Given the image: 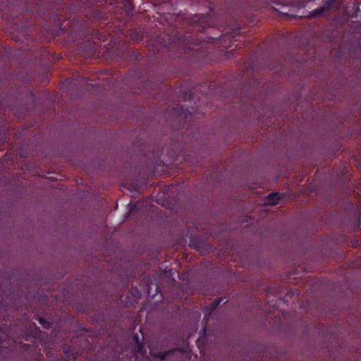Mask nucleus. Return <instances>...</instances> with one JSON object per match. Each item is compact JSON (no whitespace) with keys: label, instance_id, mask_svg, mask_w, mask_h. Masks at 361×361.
<instances>
[{"label":"nucleus","instance_id":"nucleus-1","mask_svg":"<svg viewBox=\"0 0 361 361\" xmlns=\"http://www.w3.org/2000/svg\"><path fill=\"white\" fill-rule=\"evenodd\" d=\"M281 196L279 193H272L268 195L267 199V204L274 205L278 203Z\"/></svg>","mask_w":361,"mask_h":361},{"label":"nucleus","instance_id":"nucleus-2","mask_svg":"<svg viewBox=\"0 0 361 361\" xmlns=\"http://www.w3.org/2000/svg\"><path fill=\"white\" fill-rule=\"evenodd\" d=\"M336 1V0H331V1H328V2H326L323 8H321L319 9L315 10L313 12L312 16H315L317 15L321 14L323 12L324 9H326V8H329L330 9V8H332L331 4L335 3Z\"/></svg>","mask_w":361,"mask_h":361},{"label":"nucleus","instance_id":"nucleus-3","mask_svg":"<svg viewBox=\"0 0 361 361\" xmlns=\"http://www.w3.org/2000/svg\"><path fill=\"white\" fill-rule=\"evenodd\" d=\"M220 302V300H219L216 303V306H217L219 305V303Z\"/></svg>","mask_w":361,"mask_h":361}]
</instances>
